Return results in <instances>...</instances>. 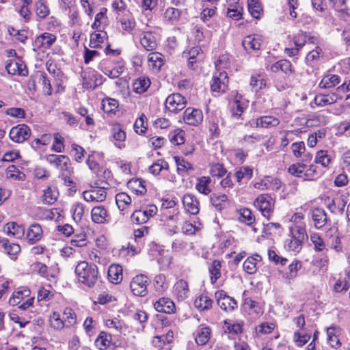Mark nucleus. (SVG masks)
<instances>
[{"label":"nucleus","instance_id":"51","mask_svg":"<svg viewBox=\"0 0 350 350\" xmlns=\"http://www.w3.org/2000/svg\"><path fill=\"white\" fill-rule=\"evenodd\" d=\"M248 10L255 18H259L262 12L261 5L258 0H247Z\"/></svg>","mask_w":350,"mask_h":350},{"label":"nucleus","instance_id":"11","mask_svg":"<svg viewBox=\"0 0 350 350\" xmlns=\"http://www.w3.org/2000/svg\"><path fill=\"white\" fill-rule=\"evenodd\" d=\"M5 69L12 75L26 76L28 74L26 65L19 57L8 60L5 64Z\"/></svg>","mask_w":350,"mask_h":350},{"label":"nucleus","instance_id":"7","mask_svg":"<svg viewBox=\"0 0 350 350\" xmlns=\"http://www.w3.org/2000/svg\"><path fill=\"white\" fill-rule=\"evenodd\" d=\"M157 207L154 204H150L144 209L135 211L131 215V220L137 224H142L156 215Z\"/></svg>","mask_w":350,"mask_h":350},{"label":"nucleus","instance_id":"1","mask_svg":"<svg viewBox=\"0 0 350 350\" xmlns=\"http://www.w3.org/2000/svg\"><path fill=\"white\" fill-rule=\"evenodd\" d=\"M228 58L225 55L219 56L215 65L217 72L214 74L211 83V91L218 94L226 91L228 85V77L226 72L221 70L228 66Z\"/></svg>","mask_w":350,"mask_h":350},{"label":"nucleus","instance_id":"42","mask_svg":"<svg viewBox=\"0 0 350 350\" xmlns=\"http://www.w3.org/2000/svg\"><path fill=\"white\" fill-rule=\"evenodd\" d=\"M244 309L249 312V314H260L262 313V308L260 304L256 301L252 300L251 298H245L243 303Z\"/></svg>","mask_w":350,"mask_h":350},{"label":"nucleus","instance_id":"32","mask_svg":"<svg viewBox=\"0 0 350 350\" xmlns=\"http://www.w3.org/2000/svg\"><path fill=\"white\" fill-rule=\"evenodd\" d=\"M174 292L178 299H186L189 293L187 282L183 279L178 280L174 286Z\"/></svg>","mask_w":350,"mask_h":350},{"label":"nucleus","instance_id":"5","mask_svg":"<svg viewBox=\"0 0 350 350\" xmlns=\"http://www.w3.org/2000/svg\"><path fill=\"white\" fill-rule=\"evenodd\" d=\"M46 160L49 163L58 169L61 172V174L64 172L71 174L72 172L70 159L66 155L51 154L46 156Z\"/></svg>","mask_w":350,"mask_h":350},{"label":"nucleus","instance_id":"47","mask_svg":"<svg viewBox=\"0 0 350 350\" xmlns=\"http://www.w3.org/2000/svg\"><path fill=\"white\" fill-rule=\"evenodd\" d=\"M332 157L328 154L327 150H321L316 153L314 162L321 165L324 167H327L331 163Z\"/></svg>","mask_w":350,"mask_h":350},{"label":"nucleus","instance_id":"30","mask_svg":"<svg viewBox=\"0 0 350 350\" xmlns=\"http://www.w3.org/2000/svg\"><path fill=\"white\" fill-rule=\"evenodd\" d=\"M4 232L9 236L16 239L21 238L25 233V228L16 222H10L6 224L3 229Z\"/></svg>","mask_w":350,"mask_h":350},{"label":"nucleus","instance_id":"19","mask_svg":"<svg viewBox=\"0 0 350 350\" xmlns=\"http://www.w3.org/2000/svg\"><path fill=\"white\" fill-rule=\"evenodd\" d=\"M111 133L113 144L119 149L124 148L126 133L122 129L121 125L120 124H113Z\"/></svg>","mask_w":350,"mask_h":350},{"label":"nucleus","instance_id":"45","mask_svg":"<svg viewBox=\"0 0 350 350\" xmlns=\"http://www.w3.org/2000/svg\"><path fill=\"white\" fill-rule=\"evenodd\" d=\"M1 242L4 252L10 256L12 258H15L14 256L21 251L20 245L16 243H9L8 240L5 239H3Z\"/></svg>","mask_w":350,"mask_h":350},{"label":"nucleus","instance_id":"58","mask_svg":"<svg viewBox=\"0 0 350 350\" xmlns=\"http://www.w3.org/2000/svg\"><path fill=\"white\" fill-rule=\"evenodd\" d=\"M118 107V101L113 98H107L102 101L103 110L106 113L114 112Z\"/></svg>","mask_w":350,"mask_h":350},{"label":"nucleus","instance_id":"63","mask_svg":"<svg viewBox=\"0 0 350 350\" xmlns=\"http://www.w3.org/2000/svg\"><path fill=\"white\" fill-rule=\"evenodd\" d=\"M227 200L228 196L226 194H213L211 197L212 204L217 209H221Z\"/></svg>","mask_w":350,"mask_h":350},{"label":"nucleus","instance_id":"56","mask_svg":"<svg viewBox=\"0 0 350 350\" xmlns=\"http://www.w3.org/2000/svg\"><path fill=\"white\" fill-rule=\"evenodd\" d=\"M105 325L109 328L113 329L118 333H122L124 330L126 329L124 323L118 319H107L105 321Z\"/></svg>","mask_w":350,"mask_h":350},{"label":"nucleus","instance_id":"29","mask_svg":"<svg viewBox=\"0 0 350 350\" xmlns=\"http://www.w3.org/2000/svg\"><path fill=\"white\" fill-rule=\"evenodd\" d=\"M229 7L228 8L227 16L234 20H239L241 18L243 7L239 3V0H228Z\"/></svg>","mask_w":350,"mask_h":350},{"label":"nucleus","instance_id":"10","mask_svg":"<svg viewBox=\"0 0 350 350\" xmlns=\"http://www.w3.org/2000/svg\"><path fill=\"white\" fill-rule=\"evenodd\" d=\"M187 103V100L181 94L176 93L167 96L165 100V107L170 111L176 113L183 109Z\"/></svg>","mask_w":350,"mask_h":350},{"label":"nucleus","instance_id":"35","mask_svg":"<svg viewBox=\"0 0 350 350\" xmlns=\"http://www.w3.org/2000/svg\"><path fill=\"white\" fill-rule=\"evenodd\" d=\"M340 82V77L336 75L329 74L323 77L319 86L322 89L334 88Z\"/></svg>","mask_w":350,"mask_h":350},{"label":"nucleus","instance_id":"38","mask_svg":"<svg viewBox=\"0 0 350 350\" xmlns=\"http://www.w3.org/2000/svg\"><path fill=\"white\" fill-rule=\"evenodd\" d=\"M148 62L150 68L159 71L163 64V55L159 53H150L148 55Z\"/></svg>","mask_w":350,"mask_h":350},{"label":"nucleus","instance_id":"27","mask_svg":"<svg viewBox=\"0 0 350 350\" xmlns=\"http://www.w3.org/2000/svg\"><path fill=\"white\" fill-rule=\"evenodd\" d=\"M42 229L38 224H33L28 228L27 239L29 243L33 244L38 241L42 237Z\"/></svg>","mask_w":350,"mask_h":350},{"label":"nucleus","instance_id":"4","mask_svg":"<svg viewBox=\"0 0 350 350\" xmlns=\"http://www.w3.org/2000/svg\"><path fill=\"white\" fill-rule=\"evenodd\" d=\"M150 279L145 275H135L130 283V288L133 295L144 297L146 295L147 287L150 284Z\"/></svg>","mask_w":350,"mask_h":350},{"label":"nucleus","instance_id":"54","mask_svg":"<svg viewBox=\"0 0 350 350\" xmlns=\"http://www.w3.org/2000/svg\"><path fill=\"white\" fill-rule=\"evenodd\" d=\"M181 11L174 8H167L164 14L163 17L166 21L174 23L179 20Z\"/></svg>","mask_w":350,"mask_h":350},{"label":"nucleus","instance_id":"28","mask_svg":"<svg viewBox=\"0 0 350 350\" xmlns=\"http://www.w3.org/2000/svg\"><path fill=\"white\" fill-rule=\"evenodd\" d=\"M211 330L209 327L200 325L196 332L195 340L198 345H206L211 337Z\"/></svg>","mask_w":350,"mask_h":350},{"label":"nucleus","instance_id":"50","mask_svg":"<svg viewBox=\"0 0 350 350\" xmlns=\"http://www.w3.org/2000/svg\"><path fill=\"white\" fill-rule=\"evenodd\" d=\"M306 167L307 165L305 163H296L289 166L288 172L294 176L302 178L304 180V172Z\"/></svg>","mask_w":350,"mask_h":350},{"label":"nucleus","instance_id":"48","mask_svg":"<svg viewBox=\"0 0 350 350\" xmlns=\"http://www.w3.org/2000/svg\"><path fill=\"white\" fill-rule=\"evenodd\" d=\"M301 268V263L297 260H293L288 267V271L284 275V277L288 280L295 279L297 275L298 271Z\"/></svg>","mask_w":350,"mask_h":350},{"label":"nucleus","instance_id":"33","mask_svg":"<svg viewBox=\"0 0 350 350\" xmlns=\"http://www.w3.org/2000/svg\"><path fill=\"white\" fill-rule=\"evenodd\" d=\"M213 300L205 294H202L198 297L194 301L195 307L200 310H208L212 308Z\"/></svg>","mask_w":350,"mask_h":350},{"label":"nucleus","instance_id":"53","mask_svg":"<svg viewBox=\"0 0 350 350\" xmlns=\"http://www.w3.org/2000/svg\"><path fill=\"white\" fill-rule=\"evenodd\" d=\"M250 85L252 90L257 92L265 87L266 83L264 77L261 75H255L251 77Z\"/></svg>","mask_w":350,"mask_h":350},{"label":"nucleus","instance_id":"43","mask_svg":"<svg viewBox=\"0 0 350 350\" xmlns=\"http://www.w3.org/2000/svg\"><path fill=\"white\" fill-rule=\"evenodd\" d=\"M290 237L299 239V240L305 242L308 240V236L306 232V227L289 226Z\"/></svg>","mask_w":350,"mask_h":350},{"label":"nucleus","instance_id":"26","mask_svg":"<svg viewBox=\"0 0 350 350\" xmlns=\"http://www.w3.org/2000/svg\"><path fill=\"white\" fill-rule=\"evenodd\" d=\"M56 40V36L52 33L45 32L35 40V46L38 48L49 49Z\"/></svg>","mask_w":350,"mask_h":350},{"label":"nucleus","instance_id":"52","mask_svg":"<svg viewBox=\"0 0 350 350\" xmlns=\"http://www.w3.org/2000/svg\"><path fill=\"white\" fill-rule=\"evenodd\" d=\"M221 262L218 260L213 261L211 267H209V273L211 274V281L212 284H215L217 279L221 276Z\"/></svg>","mask_w":350,"mask_h":350},{"label":"nucleus","instance_id":"37","mask_svg":"<svg viewBox=\"0 0 350 350\" xmlns=\"http://www.w3.org/2000/svg\"><path fill=\"white\" fill-rule=\"evenodd\" d=\"M108 277L112 283H120L122 280V267L118 265H111L108 269Z\"/></svg>","mask_w":350,"mask_h":350},{"label":"nucleus","instance_id":"31","mask_svg":"<svg viewBox=\"0 0 350 350\" xmlns=\"http://www.w3.org/2000/svg\"><path fill=\"white\" fill-rule=\"evenodd\" d=\"M338 99L336 93L332 94H318L314 98V103L319 107H324L337 102Z\"/></svg>","mask_w":350,"mask_h":350},{"label":"nucleus","instance_id":"8","mask_svg":"<svg viewBox=\"0 0 350 350\" xmlns=\"http://www.w3.org/2000/svg\"><path fill=\"white\" fill-rule=\"evenodd\" d=\"M203 119L204 115L200 109L188 107L183 113L184 122L190 126H199L203 122Z\"/></svg>","mask_w":350,"mask_h":350},{"label":"nucleus","instance_id":"60","mask_svg":"<svg viewBox=\"0 0 350 350\" xmlns=\"http://www.w3.org/2000/svg\"><path fill=\"white\" fill-rule=\"evenodd\" d=\"M57 199V193L53 191L50 187H48L43 191L42 201L44 204H52Z\"/></svg>","mask_w":350,"mask_h":350},{"label":"nucleus","instance_id":"9","mask_svg":"<svg viewBox=\"0 0 350 350\" xmlns=\"http://www.w3.org/2000/svg\"><path fill=\"white\" fill-rule=\"evenodd\" d=\"M31 130L26 124H18L11 129L9 133L10 139L16 143H22L29 139Z\"/></svg>","mask_w":350,"mask_h":350},{"label":"nucleus","instance_id":"61","mask_svg":"<svg viewBox=\"0 0 350 350\" xmlns=\"http://www.w3.org/2000/svg\"><path fill=\"white\" fill-rule=\"evenodd\" d=\"M6 176L8 178H12L14 180H23L25 178V174L21 172L14 165L8 167L6 170Z\"/></svg>","mask_w":350,"mask_h":350},{"label":"nucleus","instance_id":"36","mask_svg":"<svg viewBox=\"0 0 350 350\" xmlns=\"http://www.w3.org/2000/svg\"><path fill=\"white\" fill-rule=\"evenodd\" d=\"M261 260L262 257L258 254H254L247 258L243 263L244 270L249 274L254 273L257 270V262H259Z\"/></svg>","mask_w":350,"mask_h":350},{"label":"nucleus","instance_id":"46","mask_svg":"<svg viewBox=\"0 0 350 350\" xmlns=\"http://www.w3.org/2000/svg\"><path fill=\"white\" fill-rule=\"evenodd\" d=\"M116 202L118 208L124 211L131 204V198L126 193L122 192L116 194Z\"/></svg>","mask_w":350,"mask_h":350},{"label":"nucleus","instance_id":"57","mask_svg":"<svg viewBox=\"0 0 350 350\" xmlns=\"http://www.w3.org/2000/svg\"><path fill=\"white\" fill-rule=\"evenodd\" d=\"M124 68L122 65H119L113 68L109 67H103L101 71L111 79L118 78L124 72Z\"/></svg>","mask_w":350,"mask_h":350},{"label":"nucleus","instance_id":"62","mask_svg":"<svg viewBox=\"0 0 350 350\" xmlns=\"http://www.w3.org/2000/svg\"><path fill=\"white\" fill-rule=\"evenodd\" d=\"M304 243V241L299 240V239H295L293 237H290V239H287L286 241V246L288 250L298 253L301 250Z\"/></svg>","mask_w":350,"mask_h":350},{"label":"nucleus","instance_id":"21","mask_svg":"<svg viewBox=\"0 0 350 350\" xmlns=\"http://www.w3.org/2000/svg\"><path fill=\"white\" fill-rule=\"evenodd\" d=\"M182 202L185 211L192 215L199 213V202L192 194H185L182 198Z\"/></svg>","mask_w":350,"mask_h":350},{"label":"nucleus","instance_id":"40","mask_svg":"<svg viewBox=\"0 0 350 350\" xmlns=\"http://www.w3.org/2000/svg\"><path fill=\"white\" fill-rule=\"evenodd\" d=\"M211 179L208 176H202L197 180L196 189L201 193L208 195L211 192L210 184Z\"/></svg>","mask_w":350,"mask_h":350},{"label":"nucleus","instance_id":"3","mask_svg":"<svg viewBox=\"0 0 350 350\" xmlns=\"http://www.w3.org/2000/svg\"><path fill=\"white\" fill-rule=\"evenodd\" d=\"M254 206L260 211L267 219L273 211L274 201L269 194H261L254 202Z\"/></svg>","mask_w":350,"mask_h":350},{"label":"nucleus","instance_id":"23","mask_svg":"<svg viewBox=\"0 0 350 350\" xmlns=\"http://www.w3.org/2000/svg\"><path fill=\"white\" fill-rule=\"evenodd\" d=\"M194 246L192 242L187 241L182 238H178L173 241L172 249L173 252L187 254L189 251L193 250Z\"/></svg>","mask_w":350,"mask_h":350},{"label":"nucleus","instance_id":"59","mask_svg":"<svg viewBox=\"0 0 350 350\" xmlns=\"http://www.w3.org/2000/svg\"><path fill=\"white\" fill-rule=\"evenodd\" d=\"M239 215V220L246 223L247 225H251L255 220L251 210L247 208H241Z\"/></svg>","mask_w":350,"mask_h":350},{"label":"nucleus","instance_id":"20","mask_svg":"<svg viewBox=\"0 0 350 350\" xmlns=\"http://www.w3.org/2000/svg\"><path fill=\"white\" fill-rule=\"evenodd\" d=\"M154 307L157 312L167 314H172L176 310L174 303L167 297L159 298L154 302Z\"/></svg>","mask_w":350,"mask_h":350},{"label":"nucleus","instance_id":"39","mask_svg":"<svg viewBox=\"0 0 350 350\" xmlns=\"http://www.w3.org/2000/svg\"><path fill=\"white\" fill-rule=\"evenodd\" d=\"M128 187L137 195H144L147 191L144 181L141 178L130 180L128 182Z\"/></svg>","mask_w":350,"mask_h":350},{"label":"nucleus","instance_id":"16","mask_svg":"<svg viewBox=\"0 0 350 350\" xmlns=\"http://www.w3.org/2000/svg\"><path fill=\"white\" fill-rule=\"evenodd\" d=\"M248 107V100L241 95H237L234 100L231 104V116L235 118H239Z\"/></svg>","mask_w":350,"mask_h":350},{"label":"nucleus","instance_id":"12","mask_svg":"<svg viewBox=\"0 0 350 350\" xmlns=\"http://www.w3.org/2000/svg\"><path fill=\"white\" fill-rule=\"evenodd\" d=\"M280 124L278 118L271 116H264L259 118L251 120L249 124L251 127L271 128L277 126Z\"/></svg>","mask_w":350,"mask_h":350},{"label":"nucleus","instance_id":"14","mask_svg":"<svg viewBox=\"0 0 350 350\" xmlns=\"http://www.w3.org/2000/svg\"><path fill=\"white\" fill-rule=\"evenodd\" d=\"M91 219L95 224L109 223L111 217L108 211L103 206L94 207L91 211Z\"/></svg>","mask_w":350,"mask_h":350},{"label":"nucleus","instance_id":"18","mask_svg":"<svg viewBox=\"0 0 350 350\" xmlns=\"http://www.w3.org/2000/svg\"><path fill=\"white\" fill-rule=\"evenodd\" d=\"M140 44L147 51H152L157 46V40L152 32L146 29H142Z\"/></svg>","mask_w":350,"mask_h":350},{"label":"nucleus","instance_id":"6","mask_svg":"<svg viewBox=\"0 0 350 350\" xmlns=\"http://www.w3.org/2000/svg\"><path fill=\"white\" fill-rule=\"evenodd\" d=\"M215 297L219 307L226 312H232L237 308L235 299L228 296L224 290L217 291Z\"/></svg>","mask_w":350,"mask_h":350},{"label":"nucleus","instance_id":"17","mask_svg":"<svg viewBox=\"0 0 350 350\" xmlns=\"http://www.w3.org/2000/svg\"><path fill=\"white\" fill-rule=\"evenodd\" d=\"M83 198L89 202H101L106 199L107 193L103 187H98L83 193Z\"/></svg>","mask_w":350,"mask_h":350},{"label":"nucleus","instance_id":"25","mask_svg":"<svg viewBox=\"0 0 350 350\" xmlns=\"http://www.w3.org/2000/svg\"><path fill=\"white\" fill-rule=\"evenodd\" d=\"M31 291L28 288H19L15 291L9 299V304L11 306H17L20 304L25 298L30 297Z\"/></svg>","mask_w":350,"mask_h":350},{"label":"nucleus","instance_id":"15","mask_svg":"<svg viewBox=\"0 0 350 350\" xmlns=\"http://www.w3.org/2000/svg\"><path fill=\"white\" fill-rule=\"evenodd\" d=\"M61 211L59 208L47 209L42 207H37L34 210V215L40 220H55L61 216Z\"/></svg>","mask_w":350,"mask_h":350},{"label":"nucleus","instance_id":"22","mask_svg":"<svg viewBox=\"0 0 350 350\" xmlns=\"http://www.w3.org/2000/svg\"><path fill=\"white\" fill-rule=\"evenodd\" d=\"M261 38L258 35H250L244 38L242 44L248 53L258 51L261 46Z\"/></svg>","mask_w":350,"mask_h":350},{"label":"nucleus","instance_id":"44","mask_svg":"<svg viewBox=\"0 0 350 350\" xmlns=\"http://www.w3.org/2000/svg\"><path fill=\"white\" fill-rule=\"evenodd\" d=\"M111 341V336L105 332H101L95 340L96 347L100 349H105L110 345Z\"/></svg>","mask_w":350,"mask_h":350},{"label":"nucleus","instance_id":"34","mask_svg":"<svg viewBox=\"0 0 350 350\" xmlns=\"http://www.w3.org/2000/svg\"><path fill=\"white\" fill-rule=\"evenodd\" d=\"M150 85V81L148 77H141L133 83V90L137 94H143L147 91Z\"/></svg>","mask_w":350,"mask_h":350},{"label":"nucleus","instance_id":"55","mask_svg":"<svg viewBox=\"0 0 350 350\" xmlns=\"http://www.w3.org/2000/svg\"><path fill=\"white\" fill-rule=\"evenodd\" d=\"M63 320L66 327H70L77 323V316L70 308H66L63 312Z\"/></svg>","mask_w":350,"mask_h":350},{"label":"nucleus","instance_id":"2","mask_svg":"<svg viewBox=\"0 0 350 350\" xmlns=\"http://www.w3.org/2000/svg\"><path fill=\"white\" fill-rule=\"evenodd\" d=\"M75 273L79 282L88 288H92L98 280V271L96 265L88 264L86 261L78 263L75 268Z\"/></svg>","mask_w":350,"mask_h":350},{"label":"nucleus","instance_id":"41","mask_svg":"<svg viewBox=\"0 0 350 350\" xmlns=\"http://www.w3.org/2000/svg\"><path fill=\"white\" fill-rule=\"evenodd\" d=\"M339 329L336 327H330L327 329V342L329 345L335 349L340 347L341 343L338 337Z\"/></svg>","mask_w":350,"mask_h":350},{"label":"nucleus","instance_id":"49","mask_svg":"<svg viewBox=\"0 0 350 350\" xmlns=\"http://www.w3.org/2000/svg\"><path fill=\"white\" fill-rule=\"evenodd\" d=\"M253 174V170L252 168L246 166L240 167L235 173L237 181L241 183L242 180L248 181Z\"/></svg>","mask_w":350,"mask_h":350},{"label":"nucleus","instance_id":"13","mask_svg":"<svg viewBox=\"0 0 350 350\" xmlns=\"http://www.w3.org/2000/svg\"><path fill=\"white\" fill-rule=\"evenodd\" d=\"M173 340L174 332L170 329L165 335L154 337L152 344L158 348V350H171L170 343Z\"/></svg>","mask_w":350,"mask_h":350},{"label":"nucleus","instance_id":"64","mask_svg":"<svg viewBox=\"0 0 350 350\" xmlns=\"http://www.w3.org/2000/svg\"><path fill=\"white\" fill-rule=\"evenodd\" d=\"M310 241L314 245L316 252H323L325 249V244L323 239L317 233L310 234Z\"/></svg>","mask_w":350,"mask_h":350},{"label":"nucleus","instance_id":"24","mask_svg":"<svg viewBox=\"0 0 350 350\" xmlns=\"http://www.w3.org/2000/svg\"><path fill=\"white\" fill-rule=\"evenodd\" d=\"M311 217L314 224V226L317 229H320L325 226L327 221V217L325 211L321 208H315L312 209Z\"/></svg>","mask_w":350,"mask_h":350}]
</instances>
